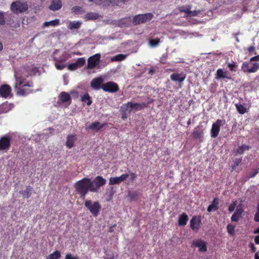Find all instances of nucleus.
I'll use <instances>...</instances> for the list:
<instances>
[{"instance_id": "09e8293b", "label": "nucleus", "mask_w": 259, "mask_h": 259, "mask_svg": "<svg viewBox=\"0 0 259 259\" xmlns=\"http://www.w3.org/2000/svg\"><path fill=\"white\" fill-rule=\"evenodd\" d=\"M55 66L58 70H62L66 67V64H60V63L55 62Z\"/></svg>"}, {"instance_id": "79ce46f5", "label": "nucleus", "mask_w": 259, "mask_h": 259, "mask_svg": "<svg viewBox=\"0 0 259 259\" xmlns=\"http://www.w3.org/2000/svg\"><path fill=\"white\" fill-rule=\"evenodd\" d=\"M227 67H228L229 70L232 72H235L237 68V65L234 62H233L232 63H228Z\"/></svg>"}, {"instance_id": "a211bd4d", "label": "nucleus", "mask_w": 259, "mask_h": 259, "mask_svg": "<svg viewBox=\"0 0 259 259\" xmlns=\"http://www.w3.org/2000/svg\"><path fill=\"white\" fill-rule=\"evenodd\" d=\"M11 88L8 84H4L0 87V96L7 98L11 93Z\"/></svg>"}, {"instance_id": "a18cd8bd", "label": "nucleus", "mask_w": 259, "mask_h": 259, "mask_svg": "<svg viewBox=\"0 0 259 259\" xmlns=\"http://www.w3.org/2000/svg\"><path fill=\"white\" fill-rule=\"evenodd\" d=\"M241 217V215L239 214H237L235 212L232 214L231 219L232 222H237L239 220L240 218Z\"/></svg>"}, {"instance_id": "4be33fe9", "label": "nucleus", "mask_w": 259, "mask_h": 259, "mask_svg": "<svg viewBox=\"0 0 259 259\" xmlns=\"http://www.w3.org/2000/svg\"><path fill=\"white\" fill-rule=\"evenodd\" d=\"M219 204V199L218 198H214L212 201L211 204L209 205L207 207V211L211 212V211H216L218 209L219 207L218 205Z\"/></svg>"}, {"instance_id": "052dcab7", "label": "nucleus", "mask_w": 259, "mask_h": 259, "mask_svg": "<svg viewBox=\"0 0 259 259\" xmlns=\"http://www.w3.org/2000/svg\"><path fill=\"white\" fill-rule=\"evenodd\" d=\"M249 246L252 252H255L256 251V248L253 243H250Z\"/></svg>"}, {"instance_id": "de8ad7c7", "label": "nucleus", "mask_w": 259, "mask_h": 259, "mask_svg": "<svg viewBox=\"0 0 259 259\" xmlns=\"http://www.w3.org/2000/svg\"><path fill=\"white\" fill-rule=\"evenodd\" d=\"M254 221L255 222H259V202L257 204L256 211L254 215Z\"/></svg>"}, {"instance_id": "6e6552de", "label": "nucleus", "mask_w": 259, "mask_h": 259, "mask_svg": "<svg viewBox=\"0 0 259 259\" xmlns=\"http://www.w3.org/2000/svg\"><path fill=\"white\" fill-rule=\"evenodd\" d=\"M101 58V55L99 53L96 54L90 57L88 59V65L87 68L93 69L96 68L99 64Z\"/></svg>"}, {"instance_id": "412c9836", "label": "nucleus", "mask_w": 259, "mask_h": 259, "mask_svg": "<svg viewBox=\"0 0 259 259\" xmlns=\"http://www.w3.org/2000/svg\"><path fill=\"white\" fill-rule=\"evenodd\" d=\"M62 7V3L61 0H53L49 9L52 11L60 10Z\"/></svg>"}, {"instance_id": "b1692460", "label": "nucleus", "mask_w": 259, "mask_h": 259, "mask_svg": "<svg viewBox=\"0 0 259 259\" xmlns=\"http://www.w3.org/2000/svg\"><path fill=\"white\" fill-rule=\"evenodd\" d=\"M188 221V217L185 213H183L179 218L178 223L180 226H184L187 224Z\"/></svg>"}, {"instance_id": "13d9d810", "label": "nucleus", "mask_w": 259, "mask_h": 259, "mask_svg": "<svg viewBox=\"0 0 259 259\" xmlns=\"http://www.w3.org/2000/svg\"><path fill=\"white\" fill-rule=\"evenodd\" d=\"M5 23V20L4 17V15L2 13L0 12V24L3 25Z\"/></svg>"}, {"instance_id": "6e6d98bb", "label": "nucleus", "mask_w": 259, "mask_h": 259, "mask_svg": "<svg viewBox=\"0 0 259 259\" xmlns=\"http://www.w3.org/2000/svg\"><path fill=\"white\" fill-rule=\"evenodd\" d=\"M65 259H79L77 256H73L70 253H68L66 255Z\"/></svg>"}, {"instance_id": "3c124183", "label": "nucleus", "mask_w": 259, "mask_h": 259, "mask_svg": "<svg viewBox=\"0 0 259 259\" xmlns=\"http://www.w3.org/2000/svg\"><path fill=\"white\" fill-rule=\"evenodd\" d=\"M77 68H78V66H77V65L75 63L70 64L68 66V70H71V71L75 70L77 69Z\"/></svg>"}, {"instance_id": "39448f33", "label": "nucleus", "mask_w": 259, "mask_h": 259, "mask_svg": "<svg viewBox=\"0 0 259 259\" xmlns=\"http://www.w3.org/2000/svg\"><path fill=\"white\" fill-rule=\"evenodd\" d=\"M153 17L152 13H146L135 15L133 19V24L135 25H139L150 21Z\"/></svg>"}, {"instance_id": "6ab92c4d", "label": "nucleus", "mask_w": 259, "mask_h": 259, "mask_svg": "<svg viewBox=\"0 0 259 259\" xmlns=\"http://www.w3.org/2000/svg\"><path fill=\"white\" fill-rule=\"evenodd\" d=\"M215 75V78L217 79H220L222 78L231 79V78L230 76H228V72L227 71H224L223 69L221 68H219L217 70Z\"/></svg>"}, {"instance_id": "cd10ccee", "label": "nucleus", "mask_w": 259, "mask_h": 259, "mask_svg": "<svg viewBox=\"0 0 259 259\" xmlns=\"http://www.w3.org/2000/svg\"><path fill=\"white\" fill-rule=\"evenodd\" d=\"M99 15L98 13L90 12L86 14L85 18L87 20H95L98 19Z\"/></svg>"}, {"instance_id": "f8f14e48", "label": "nucleus", "mask_w": 259, "mask_h": 259, "mask_svg": "<svg viewBox=\"0 0 259 259\" xmlns=\"http://www.w3.org/2000/svg\"><path fill=\"white\" fill-rule=\"evenodd\" d=\"M191 247L198 248V251L201 252H205L207 251L206 242L201 239H194L191 243Z\"/></svg>"}, {"instance_id": "4c0bfd02", "label": "nucleus", "mask_w": 259, "mask_h": 259, "mask_svg": "<svg viewBox=\"0 0 259 259\" xmlns=\"http://www.w3.org/2000/svg\"><path fill=\"white\" fill-rule=\"evenodd\" d=\"M53 60L55 62L58 63H63L65 62L67 60V57L66 56V53H64L59 58H57L56 57L53 56Z\"/></svg>"}, {"instance_id": "bb28decb", "label": "nucleus", "mask_w": 259, "mask_h": 259, "mask_svg": "<svg viewBox=\"0 0 259 259\" xmlns=\"http://www.w3.org/2000/svg\"><path fill=\"white\" fill-rule=\"evenodd\" d=\"M81 100L83 103H86L88 106L91 105L92 103L91 98L88 93H85L81 96Z\"/></svg>"}, {"instance_id": "69168bd1", "label": "nucleus", "mask_w": 259, "mask_h": 259, "mask_svg": "<svg viewBox=\"0 0 259 259\" xmlns=\"http://www.w3.org/2000/svg\"><path fill=\"white\" fill-rule=\"evenodd\" d=\"M254 242L255 244H259V236H256L254 238Z\"/></svg>"}, {"instance_id": "c9c22d12", "label": "nucleus", "mask_w": 259, "mask_h": 259, "mask_svg": "<svg viewBox=\"0 0 259 259\" xmlns=\"http://www.w3.org/2000/svg\"><path fill=\"white\" fill-rule=\"evenodd\" d=\"M250 66V72L251 73H255L259 69V62H251Z\"/></svg>"}, {"instance_id": "4d7b16f0", "label": "nucleus", "mask_w": 259, "mask_h": 259, "mask_svg": "<svg viewBox=\"0 0 259 259\" xmlns=\"http://www.w3.org/2000/svg\"><path fill=\"white\" fill-rule=\"evenodd\" d=\"M255 48L254 46H250L247 49V51H248L249 55L252 54V53L255 52Z\"/></svg>"}, {"instance_id": "a878e982", "label": "nucleus", "mask_w": 259, "mask_h": 259, "mask_svg": "<svg viewBox=\"0 0 259 259\" xmlns=\"http://www.w3.org/2000/svg\"><path fill=\"white\" fill-rule=\"evenodd\" d=\"M59 99L63 103H65L71 100V97L68 93L62 92L59 96Z\"/></svg>"}, {"instance_id": "c03bdc74", "label": "nucleus", "mask_w": 259, "mask_h": 259, "mask_svg": "<svg viewBox=\"0 0 259 259\" xmlns=\"http://www.w3.org/2000/svg\"><path fill=\"white\" fill-rule=\"evenodd\" d=\"M82 9L81 7L79 6H74L71 9L72 12L78 14L82 12Z\"/></svg>"}, {"instance_id": "c756f323", "label": "nucleus", "mask_w": 259, "mask_h": 259, "mask_svg": "<svg viewBox=\"0 0 259 259\" xmlns=\"http://www.w3.org/2000/svg\"><path fill=\"white\" fill-rule=\"evenodd\" d=\"M250 64L249 61L244 62L241 65V70L244 73H250Z\"/></svg>"}, {"instance_id": "a19ab883", "label": "nucleus", "mask_w": 259, "mask_h": 259, "mask_svg": "<svg viewBox=\"0 0 259 259\" xmlns=\"http://www.w3.org/2000/svg\"><path fill=\"white\" fill-rule=\"evenodd\" d=\"M85 63V59L84 58H78L75 63L78 66V68L83 66Z\"/></svg>"}, {"instance_id": "393cba45", "label": "nucleus", "mask_w": 259, "mask_h": 259, "mask_svg": "<svg viewBox=\"0 0 259 259\" xmlns=\"http://www.w3.org/2000/svg\"><path fill=\"white\" fill-rule=\"evenodd\" d=\"M81 22L80 21H70L67 26V28L70 30L78 29L81 25Z\"/></svg>"}, {"instance_id": "7c9ffc66", "label": "nucleus", "mask_w": 259, "mask_h": 259, "mask_svg": "<svg viewBox=\"0 0 259 259\" xmlns=\"http://www.w3.org/2000/svg\"><path fill=\"white\" fill-rule=\"evenodd\" d=\"M60 24V20L58 19L48 22H45L43 24L44 27H48L49 26H56Z\"/></svg>"}, {"instance_id": "4468645a", "label": "nucleus", "mask_w": 259, "mask_h": 259, "mask_svg": "<svg viewBox=\"0 0 259 259\" xmlns=\"http://www.w3.org/2000/svg\"><path fill=\"white\" fill-rule=\"evenodd\" d=\"M129 176V175L127 174H122L119 177H111L109 179V184L110 185L119 184L122 182L125 181Z\"/></svg>"}, {"instance_id": "680f3d73", "label": "nucleus", "mask_w": 259, "mask_h": 259, "mask_svg": "<svg viewBox=\"0 0 259 259\" xmlns=\"http://www.w3.org/2000/svg\"><path fill=\"white\" fill-rule=\"evenodd\" d=\"M241 161H242V158H236L234 160V163H235V164L236 165V166H238L241 162Z\"/></svg>"}, {"instance_id": "0eeeda50", "label": "nucleus", "mask_w": 259, "mask_h": 259, "mask_svg": "<svg viewBox=\"0 0 259 259\" xmlns=\"http://www.w3.org/2000/svg\"><path fill=\"white\" fill-rule=\"evenodd\" d=\"M148 101L146 103H133L132 102H129L127 103L126 105L127 107H130L131 108V110L133 109H135L136 110H142L144 108H147L148 105L150 104L153 103L154 101V100L151 98H148Z\"/></svg>"}, {"instance_id": "774afa93", "label": "nucleus", "mask_w": 259, "mask_h": 259, "mask_svg": "<svg viewBox=\"0 0 259 259\" xmlns=\"http://www.w3.org/2000/svg\"><path fill=\"white\" fill-rule=\"evenodd\" d=\"M254 259H259V256H258L257 254H254Z\"/></svg>"}, {"instance_id": "e2e57ef3", "label": "nucleus", "mask_w": 259, "mask_h": 259, "mask_svg": "<svg viewBox=\"0 0 259 259\" xmlns=\"http://www.w3.org/2000/svg\"><path fill=\"white\" fill-rule=\"evenodd\" d=\"M116 227V224H114L112 226L109 227L108 232L110 233H112L114 231V228Z\"/></svg>"}, {"instance_id": "c85d7f7f", "label": "nucleus", "mask_w": 259, "mask_h": 259, "mask_svg": "<svg viewBox=\"0 0 259 259\" xmlns=\"http://www.w3.org/2000/svg\"><path fill=\"white\" fill-rule=\"evenodd\" d=\"M127 56V55L119 54H118V55L112 57L111 60L112 62L121 61L125 60Z\"/></svg>"}, {"instance_id": "5701e85b", "label": "nucleus", "mask_w": 259, "mask_h": 259, "mask_svg": "<svg viewBox=\"0 0 259 259\" xmlns=\"http://www.w3.org/2000/svg\"><path fill=\"white\" fill-rule=\"evenodd\" d=\"M76 138L74 135H68L67 137V140L66 142V146L69 149H71L74 146V143L76 141Z\"/></svg>"}, {"instance_id": "ddd939ff", "label": "nucleus", "mask_w": 259, "mask_h": 259, "mask_svg": "<svg viewBox=\"0 0 259 259\" xmlns=\"http://www.w3.org/2000/svg\"><path fill=\"white\" fill-rule=\"evenodd\" d=\"M201 225V219L200 216H193L190 220V227L194 231L199 230Z\"/></svg>"}, {"instance_id": "603ef678", "label": "nucleus", "mask_w": 259, "mask_h": 259, "mask_svg": "<svg viewBox=\"0 0 259 259\" xmlns=\"http://www.w3.org/2000/svg\"><path fill=\"white\" fill-rule=\"evenodd\" d=\"M237 214H239L242 215V212H243V209L241 205H239L237 206L236 210L235 211Z\"/></svg>"}, {"instance_id": "f3484780", "label": "nucleus", "mask_w": 259, "mask_h": 259, "mask_svg": "<svg viewBox=\"0 0 259 259\" xmlns=\"http://www.w3.org/2000/svg\"><path fill=\"white\" fill-rule=\"evenodd\" d=\"M186 77V74L183 72L180 73H174L170 75V78L172 81H178L180 84L184 81Z\"/></svg>"}, {"instance_id": "72a5a7b5", "label": "nucleus", "mask_w": 259, "mask_h": 259, "mask_svg": "<svg viewBox=\"0 0 259 259\" xmlns=\"http://www.w3.org/2000/svg\"><path fill=\"white\" fill-rule=\"evenodd\" d=\"M160 42V39L159 38L150 39L148 41L149 45L152 48H155L158 46Z\"/></svg>"}, {"instance_id": "8fccbe9b", "label": "nucleus", "mask_w": 259, "mask_h": 259, "mask_svg": "<svg viewBox=\"0 0 259 259\" xmlns=\"http://www.w3.org/2000/svg\"><path fill=\"white\" fill-rule=\"evenodd\" d=\"M237 205V201H233L229 206L228 210L229 212H232L234 210Z\"/></svg>"}, {"instance_id": "bf43d9fd", "label": "nucleus", "mask_w": 259, "mask_h": 259, "mask_svg": "<svg viewBox=\"0 0 259 259\" xmlns=\"http://www.w3.org/2000/svg\"><path fill=\"white\" fill-rule=\"evenodd\" d=\"M130 176H131V179H130L131 181L132 182H133L137 178V175L135 172H132L130 174Z\"/></svg>"}, {"instance_id": "9b49d317", "label": "nucleus", "mask_w": 259, "mask_h": 259, "mask_svg": "<svg viewBox=\"0 0 259 259\" xmlns=\"http://www.w3.org/2000/svg\"><path fill=\"white\" fill-rule=\"evenodd\" d=\"M11 138L9 135H5L0 139V151H8L11 147Z\"/></svg>"}, {"instance_id": "338daca9", "label": "nucleus", "mask_w": 259, "mask_h": 259, "mask_svg": "<svg viewBox=\"0 0 259 259\" xmlns=\"http://www.w3.org/2000/svg\"><path fill=\"white\" fill-rule=\"evenodd\" d=\"M122 20H120V24L121 26H125V24L124 22H122Z\"/></svg>"}, {"instance_id": "473e14b6", "label": "nucleus", "mask_w": 259, "mask_h": 259, "mask_svg": "<svg viewBox=\"0 0 259 259\" xmlns=\"http://www.w3.org/2000/svg\"><path fill=\"white\" fill-rule=\"evenodd\" d=\"M127 0H110L107 2L108 5H111L112 6H120L121 3L124 4Z\"/></svg>"}, {"instance_id": "7ed1b4c3", "label": "nucleus", "mask_w": 259, "mask_h": 259, "mask_svg": "<svg viewBox=\"0 0 259 259\" xmlns=\"http://www.w3.org/2000/svg\"><path fill=\"white\" fill-rule=\"evenodd\" d=\"M84 206L95 217L99 215L101 209V205L97 201L93 202L90 200H86Z\"/></svg>"}, {"instance_id": "dca6fc26", "label": "nucleus", "mask_w": 259, "mask_h": 259, "mask_svg": "<svg viewBox=\"0 0 259 259\" xmlns=\"http://www.w3.org/2000/svg\"><path fill=\"white\" fill-rule=\"evenodd\" d=\"M204 136L203 130L200 126H197L194 128L192 133V137L194 139H198L200 142L202 141Z\"/></svg>"}, {"instance_id": "0e129e2a", "label": "nucleus", "mask_w": 259, "mask_h": 259, "mask_svg": "<svg viewBox=\"0 0 259 259\" xmlns=\"http://www.w3.org/2000/svg\"><path fill=\"white\" fill-rule=\"evenodd\" d=\"M155 69L152 67L149 69L148 74L152 75L155 73Z\"/></svg>"}, {"instance_id": "5fc2aeb1", "label": "nucleus", "mask_w": 259, "mask_h": 259, "mask_svg": "<svg viewBox=\"0 0 259 259\" xmlns=\"http://www.w3.org/2000/svg\"><path fill=\"white\" fill-rule=\"evenodd\" d=\"M199 13V11H190V13L188 15V16H196L198 15Z\"/></svg>"}, {"instance_id": "2eb2a0df", "label": "nucleus", "mask_w": 259, "mask_h": 259, "mask_svg": "<svg viewBox=\"0 0 259 259\" xmlns=\"http://www.w3.org/2000/svg\"><path fill=\"white\" fill-rule=\"evenodd\" d=\"M104 80L102 77L94 78L91 82V87L96 90L102 89Z\"/></svg>"}, {"instance_id": "2f4dec72", "label": "nucleus", "mask_w": 259, "mask_h": 259, "mask_svg": "<svg viewBox=\"0 0 259 259\" xmlns=\"http://www.w3.org/2000/svg\"><path fill=\"white\" fill-rule=\"evenodd\" d=\"M250 149V147L246 145H242L239 146L236 151V154H242L245 150H248Z\"/></svg>"}, {"instance_id": "20e7f679", "label": "nucleus", "mask_w": 259, "mask_h": 259, "mask_svg": "<svg viewBox=\"0 0 259 259\" xmlns=\"http://www.w3.org/2000/svg\"><path fill=\"white\" fill-rule=\"evenodd\" d=\"M28 9L27 2L22 3L20 1L13 2L11 5V11L15 14L26 12Z\"/></svg>"}, {"instance_id": "37998d69", "label": "nucleus", "mask_w": 259, "mask_h": 259, "mask_svg": "<svg viewBox=\"0 0 259 259\" xmlns=\"http://www.w3.org/2000/svg\"><path fill=\"white\" fill-rule=\"evenodd\" d=\"M227 231L229 234L233 235L235 233V226L232 224H228L227 226Z\"/></svg>"}, {"instance_id": "e433bc0d", "label": "nucleus", "mask_w": 259, "mask_h": 259, "mask_svg": "<svg viewBox=\"0 0 259 259\" xmlns=\"http://www.w3.org/2000/svg\"><path fill=\"white\" fill-rule=\"evenodd\" d=\"M191 6L190 5L188 6H182L179 7V10L180 12H183L187 14V16H188V15L190 13V11L191 10Z\"/></svg>"}, {"instance_id": "1a4fd4ad", "label": "nucleus", "mask_w": 259, "mask_h": 259, "mask_svg": "<svg viewBox=\"0 0 259 259\" xmlns=\"http://www.w3.org/2000/svg\"><path fill=\"white\" fill-rule=\"evenodd\" d=\"M225 123V120H222L218 119L212 125L211 129V137L212 138H216L220 132V128L222 125Z\"/></svg>"}, {"instance_id": "423d86ee", "label": "nucleus", "mask_w": 259, "mask_h": 259, "mask_svg": "<svg viewBox=\"0 0 259 259\" xmlns=\"http://www.w3.org/2000/svg\"><path fill=\"white\" fill-rule=\"evenodd\" d=\"M106 180L101 176H97L92 181V192H97L99 189L106 184Z\"/></svg>"}, {"instance_id": "ea45409f", "label": "nucleus", "mask_w": 259, "mask_h": 259, "mask_svg": "<svg viewBox=\"0 0 259 259\" xmlns=\"http://www.w3.org/2000/svg\"><path fill=\"white\" fill-rule=\"evenodd\" d=\"M131 201L138 198V193L136 191L129 192L127 194Z\"/></svg>"}, {"instance_id": "49530a36", "label": "nucleus", "mask_w": 259, "mask_h": 259, "mask_svg": "<svg viewBox=\"0 0 259 259\" xmlns=\"http://www.w3.org/2000/svg\"><path fill=\"white\" fill-rule=\"evenodd\" d=\"M31 188L30 186H28L26 188L25 191H24V195L25 197H26L27 198H28L30 197L31 193Z\"/></svg>"}, {"instance_id": "f704fd0d", "label": "nucleus", "mask_w": 259, "mask_h": 259, "mask_svg": "<svg viewBox=\"0 0 259 259\" xmlns=\"http://www.w3.org/2000/svg\"><path fill=\"white\" fill-rule=\"evenodd\" d=\"M61 257V253L59 250H56L50 254L46 259H59Z\"/></svg>"}, {"instance_id": "aec40b11", "label": "nucleus", "mask_w": 259, "mask_h": 259, "mask_svg": "<svg viewBox=\"0 0 259 259\" xmlns=\"http://www.w3.org/2000/svg\"><path fill=\"white\" fill-rule=\"evenodd\" d=\"M106 124V123H101L99 121H95L92 123L89 126L88 128L98 132L103 128Z\"/></svg>"}, {"instance_id": "f03ea898", "label": "nucleus", "mask_w": 259, "mask_h": 259, "mask_svg": "<svg viewBox=\"0 0 259 259\" xmlns=\"http://www.w3.org/2000/svg\"><path fill=\"white\" fill-rule=\"evenodd\" d=\"M16 78V82L14 85L15 89L17 90V94L21 96H26L30 93H32L33 90L31 89H25L21 88H18V86L28 87L32 88L33 87V83L32 81H28L25 83V79L22 76L17 77L15 75Z\"/></svg>"}, {"instance_id": "864d4df0", "label": "nucleus", "mask_w": 259, "mask_h": 259, "mask_svg": "<svg viewBox=\"0 0 259 259\" xmlns=\"http://www.w3.org/2000/svg\"><path fill=\"white\" fill-rule=\"evenodd\" d=\"M258 173V169H256L254 171L251 172L249 174V178H251L254 177Z\"/></svg>"}, {"instance_id": "58836bf2", "label": "nucleus", "mask_w": 259, "mask_h": 259, "mask_svg": "<svg viewBox=\"0 0 259 259\" xmlns=\"http://www.w3.org/2000/svg\"><path fill=\"white\" fill-rule=\"evenodd\" d=\"M235 107L238 113L241 114H243L247 111L246 109L241 104H236Z\"/></svg>"}, {"instance_id": "f257e3e1", "label": "nucleus", "mask_w": 259, "mask_h": 259, "mask_svg": "<svg viewBox=\"0 0 259 259\" xmlns=\"http://www.w3.org/2000/svg\"><path fill=\"white\" fill-rule=\"evenodd\" d=\"M92 180L90 178H84L77 181L74 185L76 193L84 199L89 191L91 192Z\"/></svg>"}, {"instance_id": "9d476101", "label": "nucleus", "mask_w": 259, "mask_h": 259, "mask_svg": "<svg viewBox=\"0 0 259 259\" xmlns=\"http://www.w3.org/2000/svg\"><path fill=\"white\" fill-rule=\"evenodd\" d=\"M119 89L117 83L113 81H108L103 84L102 90L106 92L114 93Z\"/></svg>"}]
</instances>
